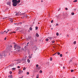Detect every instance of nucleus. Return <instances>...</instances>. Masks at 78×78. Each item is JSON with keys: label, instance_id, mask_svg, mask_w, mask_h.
<instances>
[{"label": "nucleus", "instance_id": "obj_48", "mask_svg": "<svg viewBox=\"0 0 78 78\" xmlns=\"http://www.w3.org/2000/svg\"><path fill=\"white\" fill-rule=\"evenodd\" d=\"M5 40H6V37H5V38L4 39Z\"/></svg>", "mask_w": 78, "mask_h": 78}, {"label": "nucleus", "instance_id": "obj_21", "mask_svg": "<svg viewBox=\"0 0 78 78\" xmlns=\"http://www.w3.org/2000/svg\"><path fill=\"white\" fill-rule=\"evenodd\" d=\"M12 71H10L9 72V73L10 75H11V74H12Z\"/></svg>", "mask_w": 78, "mask_h": 78}, {"label": "nucleus", "instance_id": "obj_47", "mask_svg": "<svg viewBox=\"0 0 78 78\" xmlns=\"http://www.w3.org/2000/svg\"><path fill=\"white\" fill-rule=\"evenodd\" d=\"M38 72V70H37V69L36 70V71H35V72Z\"/></svg>", "mask_w": 78, "mask_h": 78}, {"label": "nucleus", "instance_id": "obj_57", "mask_svg": "<svg viewBox=\"0 0 78 78\" xmlns=\"http://www.w3.org/2000/svg\"><path fill=\"white\" fill-rule=\"evenodd\" d=\"M60 9H59L58 10V11H59V10H60Z\"/></svg>", "mask_w": 78, "mask_h": 78}, {"label": "nucleus", "instance_id": "obj_41", "mask_svg": "<svg viewBox=\"0 0 78 78\" xmlns=\"http://www.w3.org/2000/svg\"><path fill=\"white\" fill-rule=\"evenodd\" d=\"M56 53H57V52L55 53V54H54L53 55V56H54V55H56Z\"/></svg>", "mask_w": 78, "mask_h": 78}, {"label": "nucleus", "instance_id": "obj_28", "mask_svg": "<svg viewBox=\"0 0 78 78\" xmlns=\"http://www.w3.org/2000/svg\"><path fill=\"white\" fill-rule=\"evenodd\" d=\"M60 57H62V54H60Z\"/></svg>", "mask_w": 78, "mask_h": 78}, {"label": "nucleus", "instance_id": "obj_51", "mask_svg": "<svg viewBox=\"0 0 78 78\" xmlns=\"http://www.w3.org/2000/svg\"><path fill=\"white\" fill-rule=\"evenodd\" d=\"M9 31V29H8L7 31H8H8Z\"/></svg>", "mask_w": 78, "mask_h": 78}, {"label": "nucleus", "instance_id": "obj_64", "mask_svg": "<svg viewBox=\"0 0 78 78\" xmlns=\"http://www.w3.org/2000/svg\"><path fill=\"white\" fill-rule=\"evenodd\" d=\"M51 30H53V28H51Z\"/></svg>", "mask_w": 78, "mask_h": 78}, {"label": "nucleus", "instance_id": "obj_43", "mask_svg": "<svg viewBox=\"0 0 78 78\" xmlns=\"http://www.w3.org/2000/svg\"><path fill=\"white\" fill-rule=\"evenodd\" d=\"M25 16L26 17H27V15L26 14V15H25Z\"/></svg>", "mask_w": 78, "mask_h": 78}, {"label": "nucleus", "instance_id": "obj_25", "mask_svg": "<svg viewBox=\"0 0 78 78\" xmlns=\"http://www.w3.org/2000/svg\"><path fill=\"white\" fill-rule=\"evenodd\" d=\"M73 2H77V0H75L74 1H73Z\"/></svg>", "mask_w": 78, "mask_h": 78}, {"label": "nucleus", "instance_id": "obj_56", "mask_svg": "<svg viewBox=\"0 0 78 78\" xmlns=\"http://www.w3.org/2000/svg\"><path fill=\"white\" fill-rule=\"evenodd\" d=\"M63 69H65V67L63 66Z\"/></svg>", "mask_w": 78, "mask_h": 78}, {"label": "nucleus", "instance_id": "obj_38", "mask_svg": "<svg viewBox=\"0 0 78 78\" xmlns=\"http://www.w3.org/2000/svg\"><path fill=\"white\" fill-rule=\"evenodd\" d=\"M7 19V17H5L3 18V19Z\"/></svg>", "mask_w": 78, "mask_h": 78}, {"label": "nucleus", "instance_id": "obj_61", "mask_svg": "<svg viewBox=\"0 0 78 78\" xmlns=\"http://www.w3.org/2000/svg\"><path fill=\"white\" fill-rule=\"evenodd\" d=\"M67 53H68V52H66V54H67Z\"/></svg>", "mask_w": 78, "mask_h": 78}, {"label": "nucleus", "instance_id": "obj_1", "mask_svg": "<svg viewBox=\"0 0 78 78\" xmlns=\"http://www.w3.org/2000/svg\"><path fill=\"white\" fill-rule=\"evenodd\" d=\"M6 55H7L6 53L5 52V51H4L3 52L2 54H0V58H2L3 56H4V57H5V56H6Z\"/></svg>", "mask_w": 78, "mask_h": 78}, {"label": "nucleus", "instance_id": "obj_24", "mask_svg": "<svg viewBox=\"0 0 78 78\" xmlns=\"http://www.w3.org/2000/svg\"><path fill=\"white\" fill-rule=\"evenodd\" d=\"M10 34H13V33L12 32H11L10 33Z\"/></svg>", "mask_w": 78, "mask_h": 78}, {"label": "nucleus", "instance_id": "obj_13", "mask_svg": "<svg viewBox=\"0 0 78 78\" xmlns=\"http://www.w3.org/2000/svg\"><path fill=\"white\" fill-rule=\"evenodd\" d=\"M30 31H32V30H33V29H32V27H30Z\"/></svg>", "mask_w": 78, "mask_h": 78}, {"label": "nucleus", "instance_id": "obj_59", "mask_svg": "<svg viewBox=\"0 0 78 78\" xmlns=\"http://www.w3.org/2000/svg\"><path fill=\"white\" fill-rule=\"evenodd\" d=\"M41 2H43V0H41Z\"/></svg>", "mask_w": 78, "mask_h": 78}, {"label": "nucleus", "instance_id": "obj_31", "mask_svg": "<svg viewBox=\"0 0 78 78\" xmlns=\"http://www.w3.org/2000/svg\"><path fill=\"white\" fill-rule=\"evenodd\" d=\"M37 28H38L37 27H35L36 30H37Z\"/></svg>", "mask_w": 78, "mask_h": 78}, {"label": "nucleus", "instance_id": "obj_16", "mask_svg": "<svg viewBox=\"0 0 78 78\" xmlns=\"http://www.w3.org/2000/svg\"><path fill=\"white\" fill-rule=\"evenodd\" d=\"M16 69L15 68H12V70H16Z\"/></svg>", "mask_w": 78, "mask_h": 78}, {"label": "nucleus", "instance_id": "obj_2", "mask_svg": "<svg viewBox=\"0 0 78 78\" xmlns=\"http://www.w3.org/2000/svg\"><path fill=\"white\" fill-rule=\"evenodd\" d=\"M14 48L15 49V50H16V49H20L21 47L20 46H19L17 45V44L15 45L14 46Z\"/></svg>", "mask_w": 78, "mask_h": 78}, {"label": "nucleus", "instance_id": "obj_55", "mask_svg": "<svg viewBox=\"0 0 78 78\" xmlns=\"http://www.w3.org/2000/svg\"><path fill=\"white\" fill-rule=\"evenodd\" d=\"M39 78V76H37L36 77V78Z\"/></svg>", "mask_w": 78, "mask_h": 78}, {"label": "nucleus", "instance_id": "obj_58", "mask_svg": "<svg viewBox=\"0 0 78 78\" xmlns=\"http://www.w3.org/2000/svg\"><path fill=\"white\" fill-rule=\"evenodd\" d=\"M30 43H29V42H28V43H27V45H28V44H29Z\"/></svg>", "mask_w": 78, "mask_h": 78}, {"label": "nucleus", "instance_id": "obj_3", "mask_svg": "<svg viewBox=\"0 0 78 78\" xmlns=\"http://www.w3.org/2000/svg\"><path fill=\"white\" fill-rule=\"evenodd\" d=\"M13 2V6H17V3L15 2Z\"/></svg>", "mask_w": 78, "mask_h": 78}, {"label": "nucleus", "instance_id": "obj_37", "mask_svg": "<svg viewBox=\"0 0 78 78\" xmlns=\"http://www.w3.org/2000/svg\"><path fill=\"white\" fill-rule=\"evenodd\" d=\"M53 20H51V23H53Z\"/></svg>", "mask_w": 78, "mask_h": 78}, {"label": "nucleus", "instance_id": "obj_30", "mask_svg": "<svg viewBox=\"0 0 78 78\" xmlns=\"http://www.w3.org/2000/svg\"><path fill=\"white\" fill-rule=\"evenodd\" d=\"M57 36H58L59 35V33H57L56 34Z\"/></svg>", "mask_w": 78, "mask_h": 78}, {"label": "nucleus", "instance_id": "obj_49", "mask_svg": "<svg viewBox=\"0 0 78 78\" xmlns=\"http://www.w3.org/2000/svg\"><path fill=\"white\" fill-rule=\"evenodd\" d=\"M23 76L21 77H19V78H23Z\"/></svg>", "mask_w": 78, "mask_h": 78}, {"label": "nucleus", "instance_id": "obj_62", "mask_svg": "<svg viewBox=\"0 0 78 78\" xmlns=\"http://www.w3.org/2000/svg\"><path fill=\"white\" fill-rule=\"evenodd\" d=\"M23 14L24 15H25V13H23Z\"/></svg>", "mask_w": 78, "mask_h": 78}, {"label": "nucleus", "instance_id": "obj_18", "mask_svg": "<svg viewBox=\"0 0 78 78\" xmlns=\"http://www.w3.org/2000/svg\"><path fill=\"white\" fill-rule=\"evenodd\" d=\"M23 70H26V68L25 67H24L23 69Z\"/></svg>", "mask_w": 78, "mask_h": 78}, {"label": "nucleus", "instance_id": "obj_63", "mask_svg": "<svg viewBox=\"0 0 78 78\" xmlns=\"http://www.w3.org/2000/svg\"><path fill=\"white\" fill-rule=\"evenodd\" d=\"M62 64H60V66H62Z\"/></svg>", "mask_w": 78, "mask_h": 78}, {"label": "nucleus", "instance_id": "obj_26", "mask_svg": "<svg viewBox=\"0 0 78 78\" xmlns=\"http://www.w3.org/2000/svg\"><path fill=\"white\" fill-rule=\"evenodd\" d=\"M71 14L72 15H74V14H75V13H74V12H72L71 13Z\"/></svg>", "mask_w": 78, "mask_h": 78}, {"label": "nucleus", "instance_id": "obj_44", "mask_svg": "<svg viewBox=\"0 0 78 78\" xmlns=\"http://www.w3.org/2000/svg\"><path fill=\"white\" fill-rule=\"evenodd\" d=\"M17 68L18 69H20V66H18Z\"/></svg>", "mask_w": 78, "mask_h": 78}, {"label": "nucleus", "instance_id": "obj_9", "mask_svg": "<svg viewBox=\"0 0 78 78\" xmlns=\"http://www.w3.org/2000/svg\"><path fill=\"white\" fill-rule=\"evenodd\" d=\"M16 2L17 3H20V0H19L18 1H17V0H16Z\"/></svg>", "mask_w": 78, "mask_h": 78}, {"label": "nucleus", "instance_id": "obj_19", "mask_svg": "<svg viewBox=\"0 0 78 78\" xmlns=\"http://www.w3.org/2000/svg\"><path fill=\"white\" fill-rule=\"evenodd\" d=\"M28 58H29V59H31V56H28Z\"/></svg>", "mask_w": 78, "mask_h": 78}, {"label": "nucleus", "instance_id": "obj_15", "mask_svg": "<svg viewBox=\"0 0 78 78\" xmlns=\"http://www.w3.org/2000/svg\"><path fill=\"white\" fill-rule=\"evenodd\" d=\"M76 41H74V42H73V44H74V45H75V44H76Z\"/></svg>", "mask_w": 78, "mask_h": 78}, {"label": "nucleus", "instance_id": "obj_5", "mask_svg": "<svg viewBox=\"0 0 78 78\" xmlns=\"http://www.w3.org/2000/svg\"><path fill=\"white\" fill-rule=\"evenodd\" d=\"M19 70L20 71L18 72V73L19 74H20V73H23V70H22V71H21V70Z\"/></svg>", "mask_w": 78, "mask_h": 78}, {"label": "nucleus", "instance_id": "obj_4", "mask_svg": "<svg viewBox=\"0 0 78 78\" xmlns=\"http://www.w3.org/2000/svg\"><path fill=\"white\" fill-rule=\"evenodd\" d=\"M7 5H9V6L11 5V2H7Z\"/></svg>", "mask_w": 78, "mask_h": 78}, {"label": "nucleus", "instance_id": "obj_22", "mask_svg": "<svg viewBox=\"0 0 78 78\" xmlns=\"http://www.w3.org/2000/svg\"><path fill=\"white\" fill-rule=\"evenodd\" d=\"M21 50H23V51H24V48H23L21 49Z\"/></svg>", "mask_w": 78, "mask_h": 78}, {"label": "nucleus", "instance_id": "obj_29", "mask_svg": "<svg viewBox=\"0 0 78 78\" xmlns=\"http://www.w3.org/2000/svg\"><path fill=\"white\" fill-rule=\"evenodd\" d=\"M52 58H51V57L50 58V61H52Z\"/></svg>", "mask_w": 78, "mask_h": 78}, {"label": "nucleus", "instance_id": "obj_52", "mask_svg": "<svg viewBox=\"0 0 78 78\" xmlns=\"http://www.w3.org/2000/svg\"><path fill=\"white\" fill-rule=\"evenodd\" d=\"M11 22H12V20H10Z\"/></svg>", "mask_w": 78, "mask_h": 78}, {"label": "nucleus", "instance_id": "obj_50", "mask_svg": "<svg viewBox=\"0 0 78 78\" xmlns=\"http://www.w3.org/2000/svg\"><path fill=\"white\" fill-rule=\"evenodd\" d=\"M24 60V61H26V58H25Z\"/></svg>", "mask_w": 78, "mask_h": 78}, {"label": "nucleus", "instance_id": "obj_39", "mask_svg": "<svg viewBox=\"0 0 78 78\" xmlns=\"http://www.w3.org/2000/svg\"><path fill=\"white\" fill-rule=\"evenodd\" d=\"M12 33H16V31H13Z\"/></svg>", "mask_w": 78, "mask_h": 78}, {"label": "nucleus", "instance_id": "obj_12", "mask_svg": "<svg viewBox=\"0 0 78 78\" xmlns=\"http://www.w3.org/2000/svg\"><path fill=\"white\" fill-rule=\"evenodd\" d=\"M27 62H28V63H30V59H27Z\"/></svg>", "mask_w": 78, "mask_h": 78}, {"label": "nucleus", "instance_id": "obj_20", "mask_svg": "<svg viewBox=\"0 0 78 78\" xmlns=\"http://www.w3.org/2000/svg\"><path fill=\"white\" fill-rule=\"evenodd\" d=\"M36 67L37 68L39 67V65L37 64L36 65Z\"/></svg>", "mask_w": 78, "mask_h": 78}, {"label": "nucleus", "instance_id": "obj_23", "mask_svg": "<svg viewBox=\"0 0 78 78\" xmlns=\"http://www.w3.org/2000/svg\"><path fill=\"white\" fill-rule=\"evenodd\" d=\"M40 73H42V70H40Z\"/></svg>", "mask_w": 78, "mask_h": 78}, {"label": "nucleus", "instance_id": "obj_60", "mask_svg": "<svg viewBox=\"0 0 78 78\" xmlns=\"http://www.w3.org/2000/svg\"><path fill=\"white\" fill-rule=\"evenodd\" d=\"M37 76H39V74L37 75Z\"/></svg>", "mask_w": 78, "mask_h": 78}, {"label": "nucleus", "instance_id": "obj_36", "mask_svg": "<svg viewBox=\"0 0 78 78\" xmlns=\"http://www.w3.org/2000/svg\"><path fill=\"white\" fill-rule=\"evenodd\" d=\"M71 72H73V70L72 69V70H71Z\"/></svg>", "mask_w": 78, "mask_h": 78}, {"label": "nucleus", "instance_id": "obj_7", "mask_svg": "<svg viewBox=\"0 0 78 78\" xmlns=\"http://www.w3.org/2000/svg\"><path fill=\"white\" fill-rule=\"evenodd\" d=\"M33 48L34 50L36 51L37 50V47L35 46Z\"/></svg>", "mask_w": 78, "mask_h": 78}, {"label": "nucleus", "instance_id": "obj_40", "mask_svg": "<svg viewBox=\"0 0 78 78\" xmlns=\"http://www.w3.org/2000/svg\"><path fill=\"white\" fill-rule=\"evenodd\" d=\"M52 43H55V41H52Z\"/></svg>", "mask_w": 78, "mask_h": 78}, {"label": "nucleus", "instance_id": "obj_10", "mask_svg": "<svg viewBox=\"0 0 78 78\" xmlns=\"http://www.w3.org/2000/svg\"><path fill=\"white\" fill-rule=\"evenodd\" d=\"M36 36H37V37H39V34H38V33H37L36 34Z\"/></svg>", "mask_w": 78, "mask_h": 78}, {"label": "nucleus", "instance_id": "obj_6", "mask_svg": "<svg viewBox=\"0 0 78 78\" xmlns=\"http://www.w3.org/2000/svg\"><path fill=\"white\" fill-rule=\"evenodd\" d=\"M4 34H7V33H8V31H6L5 30L3 32Z\"/></svg>", "mask_w": 78, "mask_h": 78}, {"label": "nucleus", "instance_id": "obj_27", "mask_svg": "<svg viewBox=\"0 0 78 78\" xmlns=\"http://www.w3.org/2000/svg\"><path fill=\"white\" fill-rule=\"evenodd\" d=\"M27 75H29V74H30V73H29V72H27Z\"/></svg>", "mask_w": 78, "mask_h": 78}, {"label": "nucleus", "instance_id": "obj_46", "mask_svg": "<svg viewBox=\"0 0 78 78\" xmlns=\"http://www.w3.org/2000/svg\"><path fill=\"white\" fill-rule=\"evenodd\" d=\"M58 24H56L55 26H58Z\"/></svg>", "mask_w": 78, "mask_h": 78}, {"label": "nucleus", "instance_id": "obj_11", "mask_svg": "<svg viewBox=\"0 0 78 78\" xmlns=\"http://www.w3.org/2000/svg\"><path fill=\"white\" fill-rule=\"evenodd\" d=\"M53 78V76L52 75L50 76L49 77V78Z\"/></svg>", "mask_w": 78, "mask_h": 78}, {"label": "nucleus", "instance_id": "obj_42", "mask_svg": "<svg viewBox=\"0 0 78 78\" xmlns=\"http://www.w3.org/2000/svg\"><path fill=\"white\" fill-rule=\"evenodd\" d=\"M65 9H66V10L67 11L68 10V9L66 8H65Z\"/></svg>", "mask_w": 78, "mask_h": 78}, {"label": "nucleus", "instance_id": "obj_34", "mask_svg": "<svg viewBox=\"0 0 78 78\" xmlns=\"http://www.w3.org/2000/svg\"><path fill=\"white\" fill-rule=\"evenodd\" d=\"M9 19H10V20H13L12 18H9Z\"/></svg>", "mask_w": 78, "mask_h": 78}, {"label": "nucleus", "instance_id": "obj_14", "mask_svg": "<svg viewBox=\"0 0 78 78\" xmlns=\"http://www.w3.org/2000/svg\"><path fill=\"white\" fill-rule=\"evenodd\" d=\"M0 33H1V34H4L3 32H1Z\"/></svg>", "mask_w": 78, "mask_h": 78}, {"label": "nucleus", "instance_id": "obj_8", "mask_svg": "<svg viewBox=\"0 0 78 78\" xmlns=\"http://www.w3.org/2000/svg\"><path fill=\"white\" fill-rule=\"evenodd\" d=\"M8 78H12V75H10L8 76Z\"/></svg>", "mask_w": 78, "mask_h": 78}, {"label": "nucleus", "instance_id": "obj_45", "mask_svg": "<svg viewBox=\"0 0 78 78\" xmlns=\"http://www.w3.org/2000/svg\"><path fill=\"white\" fill-rule=\"evenodd\" d=\"M9 47L10 48H12V45H10V46H9Z\"/></svg>", "mask_w": 78, "mask_h": 78}, {"label": "nucleus", "instance_id": "obj_32", "mask_svg": "<svg viewBox=\"0 0 78 78\" xmlns=\"http://www.w3.org/2000/svg\"><path fill=\"white\" fill-rule=\"evenodd\" d=\"M57 55H60V52H58Z\"/></svg>", "mask_w": 78, "mask_h": 78}, {"label": "nucleus", "instance_id": "obj_54", "mask_svg": "<svg viewBox=\"0 0 78 78\" xmlns=\"http://www.w3.org/2000/svg\"><path fill=\"white\" fill-rule=\"evenodd\" d=\"M67 37H69V35H67Z\"/></svg>", "mask_w": 78, "mask_h": 78}, {"label": "nucleus", "instance_id": "obj_53", "mask_svg": "<svg viewBox=\"0 0 78 78\" xmlns=\"http://www.w3.org/2000/svg\"><path fill=\"white\" fill-rule=\"evenodd\" d=\"M72 61V60H70L69 61V62H71Z\"/></svg>", "mask_w": 78, "mask_h": 78}, {"label": "nucleus", "instance_id": "obj_33", "mask_svg": "<svg viewBox=\"0 0 78 78\" xmlns=\"http://www.w3.org/2000/svg\"><path fill=\"white\" fill-rule=\"evenodd\" d=\"M48 38H49V39H52V37H48Z\"/></svg>", "mask_w": 78, "mask_h": 78}, {"label": "nucleus", "instance_id": "obj_35", "mask_svg": "<svg viewBox=\"0 0 78 78\" xmlns=\"http://www.w3.org/2000/svg\"><path fill=\"white\" fill-rule=\"evenodd\" d=\"M17 0H12V2H15Z\"/></svg>", "mask_w": 78, "mask_h": 78}, {"label": "nucleus", "instance_id": "obj_17", "mask_svg": "<svg viewBox=\"0 0 78 78\" xmlns=\"http://www.w3.org/2000/svg\"><path fill=\"white\" fill-rule=\"evenodd\" d=\"M45 41H49L48 39V38H46V39H45Z\"/></svg>", "mask_w": 78, "mask_h": 78}]
</instances>
